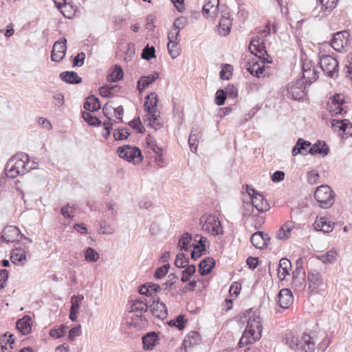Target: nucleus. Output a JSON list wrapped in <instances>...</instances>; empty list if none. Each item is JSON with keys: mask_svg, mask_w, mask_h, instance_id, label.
Returning a JSON list of instances; mask_svg holds the SVG:
<instances>
[{"mask_svg": "<svg viewBox=\"0 0 352 352\" xmlns=\"http://www.w3.org/2000/svg\"><path fill=\"white\" fill-rule=\"evenodd\" d=\"M36 168L37 164L35 162L30 161L26 153H21L9 160L6 167V174L8 177L15 178Z\"/></svg>", "mask_w": 352, "mask_h": 352, "instance_id": "1", "label": "nucleus"}, {"mask_svg": "<svg viewBox=\"0 0 352 352\" xmlns=\"http://www.w3.org/2000/svg\"><path fill=\"white\" fill-rule=\"evenodd\" d=\"M262 322L261 317L254 312L248 319L247 327L239 342V347L252 344L261 338Z\"/></svg>", "mask_w": 352, "mask_h": 352, "instance_id": "2", "label": "nucleus"}, {"mask_svg": "<svg viewBox=\"0 0 352 352\" xmlns=\"http://www.w3.org/2000/svg\"><path fill=\"white\" fill-rule=\"evenodd\" d=\"M202 230L207 233L217 236L223 234V228L219 219L212 214L205 213L199 219Z\"/></svg>", "mask_w": 352, "mask_h": 352, "instance_id": "3", "label": "nucleus"}, {"mask_svg": "<svg viewBox=\"0 0 352 352\" xmlns=\"http://www.w3.org/2000/svg\"><path fill=\"white\" fill-rule=\"evenodd\" d=\"M157 95L152 92L150 95H148L145 98L144 107L145 110L147 111L148 118V124L157 129L160 126L159 122H156L158 119L159 115H157Z\"/></svg>", "mask_w": 352, "mask_h": 352, "instance_id": "4", "label": "nucleus"}, {"mask_svg": "<svg viewBox=\"0 0 352 352\" xmlns=\"http://www.w3.org/2000/svg\"><path fill=\"white\" fill-rule=\"evenodd\" d=\"M314 196L321 208H329L334 203L333 192L327 185H322L318 187Z\"/></svg>", "mask_w": 352, "mask_h": 352, "instance_id": "5", "label": "nucleus"}, {"mask_svg": "<svg viewBox=\"0 0 352 352\" xmlns=\"http://www.w3.org/2000/svg\"><path fill=\"white\" fill-rule=\"evenodd\" d=\"M285 95L294 100H299L305 96V85L303 80L298 79L289 82L285 89Z\"/></svg>", "mask_w": 352, "mask_h": 352, "instance_id": "6", "label": "nucleus"}, {"mask_svg": "<svg viewBox=\"0 0 352 352\" xmlns=\"http://www.w3.org/2000/svg\"><path fill=\"white\" fill-rule=\"evenodd\" d=\"M320 66L323 72L329 77L333 78L338 75V62L330 55H323L320 58Z\"/></svg>", "mask_w": 352, "mask_h": 352, "instance_id": "7", "label": "nucleus"}, {"mask_svg": "<svg viewBox=\"0 0 352 352\" xmlns=\"http://www.w3.org/2000/svg\"><path fill=\"white\" fill-rule=\"evenodd\" d=\"M117 153L120 158L128 162H133L134 164L139 163L142 160L141 151L137 147L125 145L119 147Z\"/></svg>", "mask_w": 352, "mask_h": 352, "instance_id": "8", "label": "nucleus"}, {"mask_svg": "<svg viewBox=\"0 0 352 352\" xmlns=\"http://www.w3.org/2000/svg\"><path fill=\"white\" fill-rule=\"evenodd\" d=\"M249 50L260 60H265V56H267V54L263 45V39L258 36L253 37L249 45Z\"/></svg>", "mask_w": 352, "mask_h": 352, "instance_id": "9", "label": "nucleus"}, {"mask_svg": "<svg viewBox=\"0 0 352 352\" xmlns=\"http://www.w3.org/2000/svg\"><path fill=\"white\" fill-rule=\"evenodd\" d=\"M331 126L335 132L339 133L344 138L352 135V124L349 120L333 119L331 120Z\"/></svg>", "mask_w": 352, "mask_h": 352, "instance_id": "10", "label": "nucleus"}, {"mask_svg": "<svg viewBox=\"0 0 352 352\" xmlns=\"http://www.w3.org/2000/svg\"><path fill=\"white\" fill-rule=\"evenodd\" d=\"M67 40L61 38L56 41L52 50L51 59L54 62H59L63 59L67 50Z\"/></svg>", "mask_w": 352, "mask_h": 352, "instance_id": "11", "label": "nucleus"}, {"mask_svg": "<svg viewBox=\"0 0 352 352\" xmlns=\"http://www.w3.org/2000/svg\"><path fill=\"white\" fill-rule=\"evenodd\" d=\"M302 78L307 82L311 84L318 78V73L311 60L305 59L302 65Z\"/></svg>", "mask_w": 352, "mask_h": 352, "instance_id": "12", "label": "nucleus"}, {"mask_svg": "<svg viewBox=\"0 0 352 352\" xmlns=\"http://www.w3.org/2000/svg\"><path fill=\"white\" fill-rule=\"evenodd\" d=\"M349 33L347 31L337 32L334 34L331 45L336 51L341 52L349 44Z\"/></svg>", "mask_w": 352, "mask_h": 352, "instance_id": "13", "label": "nucleus"}, {"mask_svg": "<svg viewBox=\"0 0 352 352\" xmlns=\"http://www.w3.org/2000/svg\"><path fill=\"white\" fill-rule=\"evenodd\" d=\"M329 111L332 116L346 113L344 108V98L341 94L333 96L332 101L329 104Z\"/></svg>", "mask_w": 352, "mask_h": 352, "instance_id": "14", "label": "nucleus"}, {"mask_svg": "<svg viewBox=\"0 0 352 352\" xmlns=\"http://www.w3.org/2000/svg\"><path fill=\"white\" fill-rule=\"evenodd\" d=\"M178 32H168V38L169 41L167 45V48L169 54L173 59L176 58L180 54V50L178 47L177 43L176 42Z\"/></svg>", "mask_w": 352, "mask_h": 352, "instance_id": "15", "label": "nucleus"}, {"mask_svg": "<svg viewBox=\"0 0 352 352\" xmlns=\"http://www.w3.org/2000/svg\"><path fill=\"white\" fill-rule=\"evenodd\" d=\"M219 0H205L203 14L207 17L214 18L217 15Z\"/></svg>", "mask_w": 352, "mask_h": 352, "instance_id": "16", "label": "nucleus"}, {"mask_svg": "<svg viewBox=\"0 0 352 352\" xmlns=\"http://www.w3.org/2000/svg\"><path fill=\"white\" fill-rule=\"evenodd\" d=\"M151 312L154 317L161 320L166 318L168 315L166 305L159 300L153 301L151 305Z\"/></svg>", "mask_w": 352, "mask_h": 352, "instance_id": "17", "label": "nucleus"}, {"mask_svg": "<svg viewBox=\"0 0 352 352\" xmlns=\"http://www.w3.org/2000/svg\"><path fill=\"white\" fill-rule=\"evenodd\" d=\"M270 239L267 234L258 231L252 235L250 241L256 248L262 249L267 245Z\"/></svg>", "mask_w": 352, "mask_h": 352, "instance_id": "18", "label": "nucleus"}, {"mask_svg": "<svg viewBox=\"0 0 352 352\" xmlns=\"http://www.w3.org/2000/svg\"><path fill=\"white\" fill-rule=\"evenodd\" d=\"M298 349L305 352H314L315 349V342L313 338L309 335L304 333L301 337L300 340L296 343Z\"/></svg>", "mask_w": 352, "mask_h": 352, "instance_id": "19", "label": "nucleus"}, {"mask_svg": "<svg viewBox=\"0 0 352 352\" xmlns=\"http://www.w3.org/2000/svg\"><path fill=\"white\" fill-rule=\"evenodd\" d=\"M252 202V206L259 212H264L270 209V205L268 204L266 199L259 193H257L252 196L250 200Z\"/></svg>", "mask_w": 352, "mask_h": 352, "instance_id": "20", "label": "nucleus"}, {"mask_svg": "<svg viewBox=\"0 0 352 352\" xmlns=\"http://www.w3.org/2000/svg\"><path fill=\"white\" fill-rule=\"evenodd\" d=\"M334 223L328 221L326 217L317 218L314 223V227L317 231H321L324 233L330 232L333 229Z\"/></svg>", "mask_w": 352, "mask_h": 352, "instance_id": "21", "label": "nucleus"}, {"mask_svg": "<svg viewBox=\"0 0 352 352\" xmlns=\"http://www.w3.org/2000/svg\"><path fill=\"white\" fill-rule=\"evenodd\" d=\"M148 309L147 301L144 297L132 302L131 305V312L136 314L137 316H142V314Z\"/></svg>", "mask_w": 352, "mask_h": 352, "instance_id": "22", "label": "nucleus"}, {"mask_svg": "<svg viewBox=\"0 0 352 352\" xmlns=\"http://www.w3.org/2000/svg\"><path fill=\"white\" fill-rule=\"evenodd\" d=\"M280 307L284 309L288 308L293 302L292 292L288 289H281L278 295Z\"/></svg>", "mask_w": 352, "mask_h": 352, "instance_id": "23", "label": "nucleus"}, {"mask_svg": "<svg viewBox=\"0 0 352 352\" xmlns=\"http://www.w3.org/2000/svg\"><path fill=\"white\" fill-rule=\"evenodd\" d=\"M17 329L23 335L29 334L32 331V319L29 316H24L16 322Z\"/></svg>", "mask_w": 352, "mask_h": 352, "instance_id": "24", "label": "nucleus"}, {"mask_svg": "<svg viewBox=\"0 0 352 352\" xmlns=\"http://www.w3.org/2000/svg\"><path fill=\"white\" fill-rule=\"evenodd\" d=\"M265 60H261V63L254 61L252 60L251 62H248L246 65V69L248 72L253 76H259L260 74H263L265 66L263 65Z\"/></svg>", "mask_w": 352, "mask_h": 352, "instance_id": "25", "label": "nucleus"}, {"mask_svg": "<svg viewBox=\"0 0 352 352\" xmlns=\"http://www.w3.org/2000/svg\"><path fill=\"white\" fill-rule=\"evenodd\" d=\"M232 24V19L228 14L222 15L218 28L219 34L222 36L228 35L230 32Z\"/></svg>", "mask_w": 352, "mask_h": 352, "instance_id": "26", "label": "nucleus"}, {"mask_svg": "<svg viewBox=\"0 0 352 352\" xmlns=\"http://www.w3.org/2000/svg\"><path fill=\"white\" fill-rule=\"evenodd\" d=\"M294 228V223L293 221L285 222L276 232V238L279 240H286L291 234L292 230Z\"/></svg>", "mask_w": 352, "mask_h": 352, "instance_id": "27", "label": "nucleus"}, {"mask_svg": "<svg viewBox=\"0 0 352 352\" xmlns=\"http://www.w3.org/2000/svg\"><path fill=\"white\" fill-rule=\"evenodd\" d=\"M291 262L285 258H283L279 261L278 268V276L280 280H284L287 275H289V270H291Z\"/></svg>", "mask_w": 352, "mask_h": 352, "instance_id": "28", "label": "nucleus"}, {"mask_svg": "<svg viewBox=\"0 0 352 352\" xmlns=\"http://www.w3.org/2000/svg\"><path fill=\"white\" fill-rule=\"evenodd\" d=\"M329 146L324 142L318 141L309 150L311 155L319 154L325 156L329 153Z\"/></svg>", "mask_w": 352, "mask_h": 352, "instance_id": "29", "label": "nucleus"}, {"mask_svg": "<svg viewBox=\"0 0 352 352\" xmlns=\"http://www.w3.org/2000/svg\"><path fill=\"white\" fill-rule=\"evenodd\" d=\"M215 265L214 260L211 257H208L201 261L199 265V271L201 275L206 276L210 273Z\"/></svg>", "mask_w": 352, "mask_h": 352, "instance_id": "30", "label": "nucleus"}, {"mask_svg": "<svg viewBox=\"0 0 352 352\" xmlns=\"http://www.w3.org/2000/svg\"><path fill=\"white\" fill-rule=\"evenodd\" d=\"M60 78L67 83L78 84L82 82V78L76 72H63L60 74Z\"/></svg>", "mask_w": 352, "mask_h": 352, "instance_id": "31", "label": "nucleus"}, {"mask_svg": "<svg viewBox=\"0 0 352 352\" xmlns=\"http://www.w3.org/2000/svg\"><path fill=\"white\" fill-rule=\"evenodd\" d=\"M338 0H320L317 5L324 14L330 13L337 6Z\"/></svg>", "mask_w": 352, "mask_h": 352, "instance_id": "32", "label": "nucleus"}, {"mask_svg": "<svg viewBox=\"0 0 352 352\" xmlns=\"http://www.w3.org/2000/svg\"><path fill=\"white\" fill-rule=\"evenodd\" d=\"M84 108L88 111H96L100 109V104L98 98L91 96L84 103Z\"/></svg>", "mask_w": 352, "mask_h": 352, "instance_id": "33", "label": "nucleus"}, {"mask_svg": "<svg viewBox=\"0 0 352 352\" xmlns=\"http://www.w3.org/2000/svg\"><path fill=\"white\" fill-rule=\"evenodd\" d=\"M10 258L13 263H21L24 264L27 261L26 252L22 249L16 248L13 250Z\"/></svg>", "mask_w": 352, "mask_h": 352, "instance_id": "34", "label": "nucleus"}, {"mask_svg": "<svg viewBox=\"0 0 352 352\" xmlns=\"http://www.w3.org/2000/svg\"><path fill=\"white\" fill-rule=\"evenodd\" d=\"M311 143L309 141H305L301 138H299L292 149V155L294 156L297 155L298 154H303L304 151H307V149L310 147Z\"/></svg>", "mask_w": 352, "mask_h": 352, "instance_id": "35", "label": "nucleus"}, {"mask_svg": "<svg viewBox=\"0 0 352 352\" xmlns=\"http://www.w3.org/2000/svg\"><path fill=\"white\" fill-rule=\"evenodd\" d=\"M307 279L315 287H319L322 283L320 274L315 270H311L308 272Z\"/></svg>", "mask_w": 352, "mask_h": 352, "instance_id": "36", "label": "nucleus"}, {"mask_svg": "<svg viewBox=\"0 0 352 352\" xmlns=\"http://www.w3.org/2000/svg\"><path fill=\"white\" fill-rule=\"evenodd\" d=\"M123 78V71L120 66L116 65L111 73L107 76V80L109 82H117Z\"/></svg>", "mask_w": 352, "mask_h": 352, "instance_id": "37", "label": "nucleus"}, {"mask_svg": "<svg viewBox=\"0 0 352 352\" xmlns=\"http://www.w3.org/2000/svg\"><path fill=\"white\" fill-rule=\"evenodd\" d=\"M157 335L154 332H150L142 337L144 347L146 349H152L155 345Z\"/></svg>", "mask_w": 352, "mask_h": 352, "instance_id": "38", "label": "nucleus"}, {"mask_svg": "<svg viewBox=\"0 0 352 352\" xmlns=\"http://www.w3.org/2000/svg\"><path fill=\"white\" fill-rule=\"evenodd\" d=\"M200 131L197 129H192L188 138V143L191 151L196 152L198 146V136Z\"/></svg>", "mask_w": 352, "mask_h": 352, "instance_id": "39", "label": "nucleus"}, {"mask_svg": "<svg viewBox=\"0 0 352 352\" xmlns=\"http://www.w3.org/2000/svg\"><path fill=\"white\" fill-rule=\"evenodd\" d=\"M192 236L188 232H185L179 239L178 245L181 250L188 251L191 247Z\"/></svg>", "mask_w": 352, "mask_h": 352, "instance_id": "40", "label": "nucleus"}, {"mask_svg": "<svg viewBox=\"0 0 352 352\" xmlns=\"http://www.w3.org/2000/svg\"><path fill=\"white\" fill-rule=\"evenodd\" d=\"M337 252L331 249L326 254L320 255L318 258L324 263H332L336 260Z\"/></svg>", "mask_w": 352, "mask_h": 352, "instance_id": "41", "label": "nucleus"}, {"mask_svg": "<svg viewBox=\"0 0 352 352\" xmlns=\"http://www.w3.org/2000/svg\"><path fill=\"white\" fill-rule=\"evenodd\" d=\"M201 340L200 335L196 331L190 332L187 337L184 340V344L185 346H187L188 342H189L188 345H195L198 344Z\"/></svg>", "mask_w": 352, "mask_h": 352, "instance_id": "42", "label": "nucleus"}, {"mask_svg": "<svg viewBox=\"0 0 352 352\" xmlns=\"http://www.w3.org/2000/svg\"><path fill=\"white\" fill-rule=\"evenodd\" d=\"M159 77L157 72H154L151 75L142 76L139 78V84H142L143 87H146L152 84Z\"/></svg>", "mask_w": 352, "mask_h": 352, "instance_id": "43", "label": "nucleus"}, {"mask_svg": "<svg viewBox=\"0 0 352 352\" xmlns=\"http://www.w3.org/2000/svg\"><path fill=\"white\" fill-rule=\"evenodd\" d=\"M188 24V19L186 17L181 16L176 19L173 23V28L170 32H178V35L179 34V31L181 29L184 28Z\"/></svg>", "mask_w": 352, "mask_h": 352, "instance_id": "44", "label": "nucleus"}, {"mask_svg": "<svg viewBox=\"0 0 352 352\" xmlns=\"http://www.w3.org/2000/svg\"><path fill=\"white\" fill-rule=\"evenodd\" d=\"M194 240L195 242L197 243L195 245L193 244L195 249H197V250L205 252L206 244L208 242L207 238L203 236L201 234H196L195 236Z\"/></svg>", "mask_w": 352, "mask_h": 352, "instance_id": "45", "label": "nucleus"}, {"mask_svg": "<svg viewBox=\"0 0 352 352\" xmlns=\"http://www.w3.org/2000/svg\"><path fill=\"white\" fill-rule=\"evenodd\" d=\"M56 8L67 18H71V14H66V8H70L71 5L67 3V0H53Z\"/></svg>", "mask_w": 352, "mask_h": 352, "instance_id": "46", "label": "nucleus"}, {"mask_svg": "<svg viewBox=\"0 0 352 352\" xmlns=\"http://www.w3.org/2000/svg\"><path fill=\"white\" fill-rule=\"evenodd\" d=\"M292 284L296 290H303L306 286V277H292Z\"/></svg>", "mask_w": 352, "mask_h": 352, "instance_id": "47", "label": "nucleus"}, {"mask_svg": "<svg viewBox=\"0 0 352 352\" xmlns=\"http://www.w3.org/2000/svg\"><path fill=\"white\" fill-rule=\"evenodd\" d=\"M99 258L98 253L92 248H88L85 252V259L88 262H96Z\"/></svg>", "mask_w": 352, "mask_h": 352, "instance_id": "48", "label": "nucleus"}, {"mask_svg": "<svg viewBox=\"0 0 352 352\" xmlns=\"http://www.w3.org/2000/svg\"><path fill=\"white\" fill-rule=\"evenodd\" d=\"M195 271L196 268L194 265H188L184 270L182 271V276L181 278L182 282H188L190 277L195 274Z\"/></svg>", "mask_w": 352, "mask_h": 352, "instance_id": "49", "label": "nucleus"}, {"mask_svg": "<svg viewBox=\"0 0 352 352\" xmlns=\"http://www.w3.org/2000/svg\"><path fill=\"white\" fill-rule=\"evenodd\" d=\"M91 111H84L82 113V118L89 124L92 126H99L100 121L96 116H92Z\"/></svg>", "mask_w": 352, "mask_h": 352, "instance_id": "50", "label": "nucleus"}, {"mask_svg": "<svg viewBox=\"0 0 352 352\" xmlns=\"http://www.w3.org/2000/svg\"><path fill=\"white\" fill-rule=\"evenodd\" d=\"M84 299V296L82 295H74L70 300L71 307L70 310L72 311H78L80 305L82 300Z\"/></svg>", "mask_w": 352, "mask_h": 352, "instance_id": "51", "label": "nucleus"}, {"mask_svg": "<svg viewBox=\"0 0 352 352\" xmlns=\"http://www.w3.org/2000/svg\"><path fill=\"white\" fill-rule=\"evenodd\" d=\"M65 333V327L61 325L59 327H54L50 331V336L54 338H60L64 336Z\"/></svg>", "mask_w": 352, "mask_h": 352, "instance_id": "52", "label": "nucleus"}, {"mask_svg": "<svg viewBox=\"0 0 352 352\" xmlns=\"http://www.w3.org/2000/svg\"><path fill=\"white\" fill-rule=\"evenodd\" d=\"M188 263V258L186 257L185 254L182 253L177 256L175 261V265L179 268H184Z\"/></svg>", "mask_w": 352, "mask_h": 352, "instance_id": "53", "label": "nucleus"}, {"mask_svg": "<svg viewBox=\"0 0 352 352\" xmlns=\"http://www.w3.org/2000/svg\"><path fill=\"white\" fill-rule=\"evenodd\" d=\"M54 104L57 107H61L65 104V97L62 93H54L52 96Z\"/></svg>", "mask_w": 352, "mask_h": 352, "instance_id": "54", "label": "nucleus"}, {"mask_svg": "<svg viewBox=\"0 0 352 352\" xmlns=\"http://www.w3.org/2000/svg\"><path fill=\"white\" fill-rule=\"evenodd\" d=\"M169 267V264H166L162 267H157L155 272V277L157 279L163 278L167 274Z\"/></svg>", "mask_w": 352, "mask_h": 352, "instance_id": "55", "label": "nucleus"}, {"mask_svg": "<svg viewBox=\"0 0 352 352\" xmlns=\"http://www.w3.org/2000/svg\"><path fill=\"white\" fill-rule=\"evenodd\" d=\"M131 134L129 129H123L121 130L115 131L113 135L116 140H122L126 139Z\"/></svg>", "mask_w": 352, "mask_h": 352, "instance_id": "56", "label": "nucleus"}, {"mask_svg": "<svg viewBox=\"0 0 352 352\" xmlns=\"http://www.w3.org/2000/svg\"><path fill=\"white\" fill-rule=\"evenodd\" d=\"M177 278V276L174 274H169L167 281L162 285V289L165 290H170L176 283Z\"/></svg>", "mask_w": 352, "mask_h": 352, "instance_id": "57", "label": "nucleus"}, {"mask_svg": "<svg viewBox=\"0 0 352 352\" xmlns=\"http://www.w3.org/2000/svg\"><path fill=\"white\" fill-rule=\"evenodd\" d=\"M155 48L153 47H149L147 45L142 53V58L144 60H149L151 58L155 57Z\"/></svg>", "mask_w": 352, "mask_h": 352, "instance_id": "58", "label": "nucleus"}, {"mask_svg": "<svg viewBox=\"0 0 352 352\" xmlns=\"http://www.w3.org/2000/svg\"><path fill=\"white\" fill-rule=\"evenodd\" d=\"M226 98V95L225 91L223 89H219L217 91L215 94V103L221 106L225 103V100Z\"/></svg>", "mask_w": 352, "mask_h": 352, "instance_id": "59", "label": "nucleus"}, {"mask_svg": "<svg viewBox=\"0 0 352 352\" xmlns=\"http://www.w3.org/2000/svg\"><path fill=\"white\" fill-rule=\"evenodd\" d=\"M81 333V327L78 325L72 328L69 331L68 338L70 340H74L75 338L79 336Z\"/></svg>", "mask_w": 352, "mask_h": 352, "instance_id": "60", "label": "nucleus"}, {"mask_svg": "<svg viewBox=\"0 0 352 352\" xmlns=\"http://www.w3.org/2000/svg\"><path fill=\"white\" fill-rule=\"evenodd\" d=\"M85 59V54L84 52L78 53L76 56L74 58L73 66L80 67L84 64Z\"/></svg>", "mask_w": 352, "mask_h": 352, "instance_id": "61", "label": "nucleus"}, {"mask_svg": "<svg viewBox=\"0 0 352 352\" xmlns=\"http://www.w3.org/2000/svg\"><path fill=\"white\" fill-rule=\"evenodd\" d=\"M319 174L315 170H311L307 173V182L310 184H316L318 182Z\"/></svg>", "mask_w": 352, "mask_h": 352, "instance_id": "62", "label": "nucleus"}, {"mask_svg": "<svg viewBox=\"0 0 352 352\" xmlns=\"http://www.w3.org/2000/svg\"><path fill=\"white\" fill-rule=\"evenodd\" d=\"M129 125L134 129L137 130L139 133H142L144 132V126H142L139 117L137 119H134L131 121L129 122Z\"/></svg>", "mask_w": 352, "mask_h": 352, "instance_id": "63", "label": "nucleus"}, {"mask_svg": "<svg viewBox=\"0 0 352 352\" xmlns=\"http://www.w3.org/2000/svg\"><path fill=\"white\" fill-rule=\"evenodd\" d=\"M232 67L230 65H226L220 72L221 78L223 80H228L230 76L232 75L230 73V69Z\"/></svg>", "mask_w": 352, "mask_h": 352, "instance_id": "64", "label": "nucleus"}]
</instances>
